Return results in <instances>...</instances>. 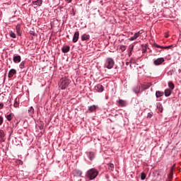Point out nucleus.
<instances>
[{"label":"nucleus","mask_w":181,"mask_h":181,"mask_svg":"<svg viewBox=\"0 0 181 181\" xmlns=\"http://www.w3.org/2000/svg\"><path fill=\"white\" fill-rule=\"evenodd\" d=\"M99 172L96 170V168H90L87 171L86 176L89 180H92L95 179L97 176H98Z\"/></svg>","instance_id":"1"},{"label":"nucleus","mask_w":181,"mask_h":181,"mask_svg":"<svg viewBox=\"0 0 181 181\" xmlns=\"http://www.w3.org/2000/svg\"><path fill=\"white\" fill-rule=\"evenodd\" d=\"M70 79L67 78H63L59 82V88H61V90H66V88H67V86H69V85H70Z\"/></svg>","instance_id":"2"},{"label":"nucleus","mask_w":181,"mask_h":181,"mask_svg":"<svg viewBox=\"0 0 181 181\" xmlns=\"http://www.w3.org/2000/svg\"><path fill=\"white\" fill-rule=\"evenodd\" d=\"M115 65V61L112 58H108L106 59V66L107 69H110L113 68Z\"/></svg>","instance_id":"3"},{"label":"nucleus","mask_w":181,"mask_h":181,"mask_svg":"<svg viewBox=\"0 0 181 181\" xmlns=\"http://www.w3.org/2000/svg\"><path fill=\"white\" fill-rule=\"evenodd\" d=\"M79 37H80V33L78 31L75 32L73 37L74 43H76L78 40Z\"/></svg>","instance_id":"4"},{"label":"nucleus","mask_w":181,"mask_h":181,"mask_svg":"<svg viewBox=\"0 0 181 181\" xmlns=\"http://www.w3.org/2000/svg\"><path fill=\"white\" fill-rule=\"evenodd\" d=\"M165 61L164 58H158L154 61V65L158 66L163 63Z\"/></svg>","instance_id":"5"},{"label":"nucleus","mask_w":181,"mask_h":181,"mask_svg":"<svg viewBox=\"0 0 181 181\" xmlns=\"http://www.w3.org/2000/svg\"><path fill=\"white\" fill-rule=\"evenodd\" d=\"M141 32H138V33H135V34L134 35V36L131 37L129 40L130 41H134V40H136V39L138 38V37H139V35H141Z\"/></svg>","instance_id":"6"},{"label":"nucleus","mask_w":181,"mask_h":181,"mask_svg":"<svg viewBox=\"0 0 181 181\" xmlns=\"http://www.w3.org/2000/svg\"><path fill=\"white\" fill-rule=\"evenodd\" d=\"M16 69H12L9 71L8 76V78H13V76L15 75V74H16Z\"/></svg>","instance_id":"7"},{"label":"nucleus","mask_w":181,"mask_h":181,"mask_svg":"<svg viewBox=\"0 0 181 181\" xmlns=\"http://www.w3.org/2000/svg\"><path fill=\"white\" fill-rule=\"evenodd\" d=\"M154 47H156V48H160V49H170L172 47H173V45L163 47V46H160L159 45H157V44H154Z\"/></svg>","instance_id":"8"},{"label":"nucleus","mask_w":181,"mask_h":181,"mask_svg":"<svg viewBox=\"0 0 181 181\" xmlns=\"http://www.w3.org/2000/svg\"><path fill=\"white\" fill-rule=\"evenodd\" d=\"M152 86V84L150 82H148L147 83L142 84L141 88H143V90H148V88H149L150 86Z\"/></svg>","instance_id":"9"},{"label":"nucleus","mask_w":181,"mask_h":181,"mask_svg":"<svg viewBox=\"0 0 181 181\" xmlns=\"http://www.w3.org/2000/svg\"><path fill=\"white\" fill-rule=\"evenodd\" d=\"M103 90L104 88L102 84H98V86H95V90L98 91V93H102Z\"/></svg>","instance_id":"10"},{"label":"nucleus","mask_w":181,"mask_h":181,"mask_svg":"<svg viewBox=\"0 0 181 181\" xmlns=\"http://www.w3.org/2000/svg\"><path fill=\"white\" fill-rule=\"evenodd\" d=\"M13 61L14 63H20V62H21V56H14Z\"/></svg>","instance_id":"11"},{"label":"nucleus","mask_w":181,"mask_h":181,"mask_svg":"<svg viewBox=\"0 0 181 181\" xmlns=\"http://www.w3.org/2000/svg\"><path fill=\"white\" fill-rule=\"evenodd\" d=\"M16 32L18 34V35L21 36V33H22L21 24L16 25Z\"/></svg>","instance_id":"12"},{"label":"nucleus","mask_w":181,"mask_h":181,"mask_svg":"<svg viewBox=\"0 0 181 181\" xmlns=\"http://www.w3.org/2000/svg\"><path fill=\"white\" fill-rule=\"evenodd\" d=\"M88 39H90V35H87V34L82 35L81 36L82 41L88 40Z\"/></svg>","instance_id":"13"},{"label":"nucleus","mask_w":181,"mask_h":181,"mask_svg":"<svg viewBox=\"0 0 181 181\" xmlns=\"http://www.w3.org/2000/svg\"><path fill=\"white\" fill-rule=\"evenodd\" d=\"M163 95H164V92L163 91L157 90L156 92V96L157 98H160V96H163Z\"/></svg>","instance_id":"14"},{"label":"nucleus","mask_w":181,"mask_h":181,"mask_svg":"<svg viewBox=\"0 0 181 181\" xmlns=\"http://www.w3.org/2000/svg\"><path fill=\"white\" fill-rule=\"evenodd\" d=\"M119 105L122 106V107H124V106L127 105L126 101L123 100L122 99L119 100Z\"/></svg>","instance_id":"15"},{"label":"nucleus","mask_w":181,"mask_h":181,"mask_svg":"<svg viewBox=\"0 0 181 181\" xmlns=\"http://www.w3.org/2000/svg\"><path fill=\"white\" fill-rule=\"evenodd\" d=\"M34 5H37L38 6H41L42 4V0H36L35 1H33Z\"/></svg>","instance_id":"16"},{"label":"nucleus","mask_w":181,"mask_h":181,"mask_svg":"<svg viewBox=\"0 0 181 181\" xmlns=\"http://www.w3.org/2000/svg\"><path fill=\"white\" fill-rule=\"evenodd\" d=\"M69 50H70L69 46H65V47H63V48H62L63 53H68V52H69Z\"/></svg>","instance_id":"17"},{"label":"nucleus","mask_w":181,"mask_h":181,"mask_svg":"<svg viewBox=\"0 0 181 181\" xmlns=\"http://www.w3.org/2000/svg\"><path fill=\"white\" fill-rule=\"evenodd\" d=\"M98 108L97 105H91L89 107L88 110L90 111V112H93V111L96 110Z\"/></svg>","instance_id":"18"},{"label":"nucleus","mask_w":181,"mask_h":181,"mask_svg":"<svg viewBox=\"0 0 181 181\" xmlns=\"http://www.w3.org/2000/svg\"><path fill=\"white\" fill-rule=\"evenodd\" d=\"M157 110L160 112H163V105L161 103H157Z\"/></svg>","instance_id":"19"},{"label":"nucleus","mask_w":181,"mask_h":181,"mask_svg":"<svg viewBox=\"0 0 181 181\" xmlns=\"http://www.w3.org/2000/svg\"><path fill=\"white\" fill-rule=\"evenodd\" d=\"M5 137V133L4 132L3 130H0V142L4 140Z\"/></svg>","instance_id":"20"},{"label":"nucleus","mask_w":181,"mask_h":181,"mask_svg":"<svg viewBox=\"0 0 181 181\" xmlns=\"http://www.w3.org/2000/svg\"><path fill=\"white\" fill-rule=\"evenodd\" d=\"M88 158L90 160H93L95 158V153L94 152H90L88 153Z\"/></svg>","instance_id":"21"},{"label":"nucleus","mask_w":181,"mask_h":181,"mask_svg":"<svg viewBox=\"0 0 181 181\" xmlns=\"http://www.w3.org/2000/svg\"><path fill=\"white\" fill-rule=\"evenodd\" d=\"M164 95L165 96H170L171 95V89H165L164 91Z\"/></svg>","instance_id":"22"},{"label":"nucleus","mask_w":181,"mask_h":181,"mask_svg":"<svg viewBox=\"0 0 181 181\" xmlns=\"http://www.w3.org/2000/svg\"><path fill=\"white\" fill-rule=\"evenodd\" d=\"M168 86L170 90H173L175 88V84L173 83V82H168Z\"/></svg>","instance_id":"23"},{"label":"nucleus","mask_w":181,"mask_h":181,"mask_svg":"<svg viewBox=\"0 0 181 181\" xmlns=\"http://www.w3.org/2000/svg\"><path fill=\"white\" fill-rule=\"evenodd\" d=\"M108 169H109L110 170H114V169H115V165H114V164H113V163H109V164H108Z\"/></svg>","instance_id":"24"},{"label":"nucleus","mask_w":181,"mask_h":181,"mask_svg":"<svg viewBox=\"0 0 181 181\" xmlns=\"http://www.w3.org/2000/svg\"><path fill=\"white\" fill-rule=\"evenodd\" d=\"M146 177V173H141V180H145Z\"/></svg>","instance_id":"25"},{"label":"nucleus","mask_w":181,"mask_h":181,"mask_svg":"<svg viewBox=\"0 0 181 181\" xmlns=\"http://www.w3.org/2000/svg\"><path fill=\"white\" fill-rule=\"evenodd\" d=\"M9 35H10L12 38H16V34H15V33L13 32V31L10 32Z\"/></svg>","instance_id":"26"},{"label":"nucleus","mask_w":181,"mask_h":181,"mask_svg":"<svg viewBox=\"0 0 181 181\" xmlns=\"http://www.w3.org/2000/svg\"><path fill=\"white\" fill-rule=\"evenodd\" d=\"M134 92L136 93H140V88H139V86H136V88H134Z\"/></svg>","instance_id":"27"},{"label":"nucleus","mask_w":181,"mask_h":181,"mask_svg":"<svg viewBox=\"0 0 181 181\" xmlns=\"http://www.w3.org/2000/svg\"><path fill=\"white\" fill-rule=\"evenodd\" d=\"M28 112L30 115H34V108L33 107H31L30 109H28Z\"/></svg>","instance_id":"28"},{"label":"nucleus","mask_w":181,"mask_h":181,"mask_svg":"<svg viewBox=\"0 0 181 181\" xmlns=\"http://www.w3.org/2000/svg\"><path fill=\"white\" fill-rule=\"evenodd\" d=\"M25 62H21L20 64V69H24L25 68Z\"/></svg>","instance_id":"29"},{"label":"nucleus","mask_w":181,"mask_h":181,"mask_svg":"<svg viewBox=\"0 0 181 181\" xmlns=\"http://www.w3.org/2000/svg\"><path fill=\"white\" fill-rule=\"evenodd\" d=\"M6 118L8 121L12 120V118H13L12 114H9V115H7Z\"/></svg>","instance_id":"30"},{"label":"nucleus","mask_w":181,"mask_h":181,"mask_svg":"<svg viewBox=\"0 0 181 181\" xmlns=\"http://www.w3.org/2000/svg\"><path fill=\"white\" fill-rule=\"evenodd\" d=\"M127 49L126 46H120L119 50L122 52H124Z\"/></svg>","instance_id":"31"},{"label":"nucleus","mask_w":181,"mask_h":181,"mask_svg":"<svg viewBox=\"0 0 181 181\" xmlns=\"http://www.w3.org/2000/svg\"><path fill=\"white\" fill-rule=\"evenodd\" d=\"M83 173L81 172V170H77L76 171V175L78 177H81Z\"/></svg>","instance_id":"32"},{"label":"nucleus","mask_w":181,"mask_h":181,"mask_svg":"<svg viewBox=\"0 0 181 181\" xmlns=\"http://www.w3.org/2000/svg\"><path fill=\"white\" fill-rule=\"evenodd\" d=\"M173 177V173H170L169 175H168V179H170L172 181Z\"/></svg>","instance_id":"33"},{"label":"nucleus","mask_w":181,"mask_h":181,"mask_svg":"<svg viewBox=\"0 0 181 181\" xmlns=\"http://www.w3.org/2000/svg\"><path fill=\"white\" fill-rule=\"evenodd\" d=\"M153 115V113L152 112H149L147 115V117L151 118L152 117Z\"/></svg>","instance_id":"34"},{"label":"nucleus","mask_w":181,"mask_h":181,"mask_svg":"<svg viewBox=\"0 0 181 181\" xmlns=\"http://www.w3.org/2000/svg\"><path fill=\"white\" fill-rule=\"evenodd\" d=\"M19 103H18V101L16 100L14 102V107H18Z\"/></svg>","instance_id":"35"},{"label":"nucleus","mask_w":181,"mask_h":181,"mask_svg":"<svg viewBox=\"0 0 181 181\" xmlns=\"http://www.w3.org/2000/svg\"><path fill=\"white\" fill-rule=\"evenodd\" d=\"M4 123V118L2 117V116H0V125H2Z\"/></svg>","instance_id":"36"},{"label":"nucleus","mask_w":181,"mask_h":181,"mask_svg":"<svg viewBox=\"0 0 181 181\" xmlns=\"http://www.w3.org/2000/svg\"><path fill=\"white\" fill-rule=\"evenodd\" d=\"M4 107V103H0V110H2Z\"/></svg>","instance_id":"37"},{"label":"nucleus","mask_w":181,"mask_h":181,"mask_svg":"<svg viewBox=\"0 0 181 181\" xmlns=\"http://www.w3.org/2000/svg\"><path fill=\"white\" fill-rule=\"evenodd\" d=\"M146 48H143L142 49V53H146Z\"/></svg>","instance_id":"38"},{"label":"nucleus","mask_w":181,"mask_h":181,"mask_svg":"<svg viewBox=\"0 0 181 181\" xmlns=\"http://www.w3.org/2000/svg\"><path fill=\"white\" fill-rule=\"evenodd\" d=\"M18 163L23 165V162L21 160H18Z\"/></svg>","instance_id":"39"},{"label":"nucleus","mask_w":181,"mask_h":181,"mask_svg":"<svg viewBox=\"0 0 181 181\" xmlns=\"http://www.w3.org/2000/svg\"><path fill=\"white\" fill-rule=\"evenodd\" d=\"M134 47V46L129 47L130 50H133Z\"/></svg>","instance_id":"40"},{"label":"nucleus","mask_w":181,"mask_h":181,"mask_svg":"<svg viewBox=\"0 0 181 181\" xmlns=\"http://www.w3.org/2000/svg\"><path fill=\"white\" fill-rule=\"evenodd\" d=\"M66 1H67L68 3H70L72 1V0H65Z\"/></svg>","instance_id":"41"},{"label":"nucleus","mask_w":181,"mask_h":181,"mask_svg":"<svg viewBox=\"0 0 181 181\" xmlns=\"http://www.w3.org/2000/svg\"><path fill=\"white\" fill-rule=\"evenodd\" d=\"M132 55V52H129V56Z\"/></svg>","instance_id":"42"},{"label":"nucleus","mask_w":181,"mask_h":181,"mask_svg":"<svg viewBox=\"0 0 181 181\" xmlns=\"http://www.w3.org/2000/svg\"><path fill=\"white\" fill-rule=\"evenodd\" d=\"M129 62H126V65H127V66H128V65H129Z\"/></svg>","instance_id":"43"},{"label":"nucleus","mask_w":181,"mask_h":181,"mask_svg":"<svg viewBox=\"0 0 181 181\" xmlns=\"http://www.w3.org/2000/svg\"><path fill=\"white\" fill-rule=\"evenodd\" d=\"M167 181H172L171 180H170V178L168 177V180H167Z\"/></svg>","instance_id":"44"},{"label":"nucleus","mask_w":181,"mask_h":181,"mask_svg":"<svg viewBox=\"0 0 181 181\" xmlns=\"http://www.w3.org/2000/svg\"><path fill=\"white\" fill-rule=\"evenodd\" d=\"M50 181H53V180H50Z\"/></svg>","instance_id":"45"}]
</instances>
